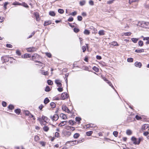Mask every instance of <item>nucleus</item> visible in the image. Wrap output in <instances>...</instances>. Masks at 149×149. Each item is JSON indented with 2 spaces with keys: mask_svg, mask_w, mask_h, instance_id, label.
<instances>
[{
  "mask_svg": "<svg viewBox=\"0 0 149 149\" xmlns=\"http://www.w3.org/2000/svg\"><path fill=\"white\" fill-rule=\"evenodd\" d=\"M137 25L141 27L144 28H149V23L148 22H146L144 21L139 22Z\"/></svg>",
  "mask_w": 149,
  "mask_h": 149,
  "instance_id": "nucleus-1",
  "label": "nucleus"
},
{
  "mask_svg": "<svg viewBox=\"0 0 149 149\" xmlns=\"http://www.w3.org/2000/svg\"><path fill=\"white\" fill-rule=\"evenodd\" d=\"M9 59H14V58L11 57H9L8 55H5L2 56L1 58L2 63H4L10 61Z\"/></svg>",
  "mask_w": 149,
  "mask_h": 149,
  "instance_id": "nucleus-2",
  "label": "nucleus"
},
{
  "mask_svg": "<svg viewBox=\"0 0 149 149\" xmlns=\"http://www.w3.org/2000/svg\"><path fill=\"white\" fill-rule=\"evenodd\" d=\"M61 100H64L65 99H67L69 97V96L66 92H65L62 93L61 94Z\"/></svg>",
  "mask_w": 149,
  "mask_h": 149,
  "instance_id": "nucleus-3",
  "label": "nucleus"
},
{
  "mask_svg": "<svg viewBox=\"0 0 149 149\" xmlns=\"http://www.w3.org/2000/svg\"><path fill=\"white\" fill-rule=\"evenodd\" d=\"M50 117L53 121H56L59 118V116L58 114H55L53 116H51Z\"/></svg>",
  "mask_w": 149,
  "mask_h": 149,
  "instance_id": "nucleus-4",
  "label": "nucleus"
},
{
  "mask_svg": "<svg viewBox=\"0 0 149 149\" xmlns=\"http://www.w3.org/2000/svg\"><path fill=\"white\" fill-rule=\"evenodd\" d=\"M131 141L133 142V144L135 145H139L138 143L137 138L133 136L131 138Z\"/></svg>",
  "mask_w": 149,
  "mask_h": 149,
  "instance_id": "nucleus-5",
  "label": "nucleus"
},
{
  "mask_svg": "<svg viewBox=\"0 0 149 149\" xmlns=\"http://www.w3.org/2000/svg\"><path fill=\"white\" fill-rule=\"evenodd\" d=\"M62 109L68 113H72V111H70L68 108L65 105L62 106Z\"/></svg>",
  "mask_w": 149,
  "mask_h": 149,
  "instance_id": "nucleus-6",
  "label": "nucleus"
},
{
  "mask_svg": "<svg viewBox=\"0 0 149 149\" xmlns=\"http://www.w3.org/2000/svg\"><path fill=\"white\" fill-rule=\"evenodd\" d=\"M62 134L64 136L69 137L71 135V133L69 131H66V130H63L62 132Z\"/></svg>",
  "mask_w": 149,
  "mask_h": 149,
  "instance_id": "nucleus-7",
  "label": "nucleus"
},
{
  "mask_svg": "<svg viewBox=\"0 0 149 149\" xmlns=\"http://www.w3.org/2000/svg\"><path fill=\"white\" fill-rule=\"evenodd\" d=\"M55 83L57 85V86L58 87L62 86L61 81L59 79H56L55 81Z\"/></svg>",
  "mask_w": 149,
  "mask_h": 149,
  "instance_id": "nucleus-8",
  "label": "nucleus"
},
{
  "mask_svg": "<svg viewBox=\"0 0 149 149\" xmlns=\"http://www.w3.org/2000/svg\"><path fill=\"white\" fill-rule=\"evenodd\" d=\"M31 57V54L28 53H25L23 55L21 56L22 58H30Z\"/></svg>",
  "mask_w": 149,
  "mask_h": 149,
  "instance_id": "nucleus-9",
  "label": "nucleus"
},
{
  "mask_svg": "<svg viewBox=\"0 0 149 149\" xmlns=\"http://www.w3.org/2000/svg\"><path fill=\"white\" fill-rule=\"evenodd\" d=\"M77 141L76 140L67 141V142H66L65 143V145L68 144V143L73 142V143H72V144L71 145H70V146L75 145L77 144Z\"/></svg>",
  "mask_w": 149,
  "mask_h": 149,
  "instance_id": "nucleus-10",
  "label": "nucleus"
},
{
  "mask_svg": "<svg viewBox=\"0 0 149 149\" xmlns=\"http://www.w3.org/2000/svg\"><path fill=\"white\" fill-rule=\"evenodd\" d=\"M68 122L67 120H65L61 121L58 125L59 127H62L66 125V124Z\"/></svg>",
  "mask_w": 149,
  "mask_h": 149,
  "instance_id": "nucleus-11",
  "label": "nucleus"
},
{
  "mask_svg": "<svg viewBox=\"0 0 149 149\" xmlns=\"http://www.w3.org/2000/svg\"><path fill=\"white\" fill-rule=\"evenodd\" d=\"M134 65L136 67L141 68L142 66V64L140 62L136 61L134 63Z\"/></svg>",
  "mask_w": 149,
  "mask_h": 149,
  "instance_id": "nucleus-12",
  "label": "nucleus"
},
{
  "mask_svg": "<svg viewBox=\"0 0 149 149\" xmlns=\"http://www.w3.org/2000/svg\"><path fill=\"white\" fill-rule=\"evenodd\" d=\"M39 56H40L37 54L35 53L33 54L31 56V60H32L34 61V59H36L39 57Z\"/></svg>",
  "mask_w": 149,
  "mask_h": 149,
  "instance_id": "nucleus-13",
  "label": "nucleus"
},
{
  "mask_svg": "<svg viewBox=\"0 0 149 149\" xmlns=\"http://www.w3.org/2000/svg\"><path fill=\"white\" fill-rule=\"evenodd\" d=\"M35 48L33 47H29L26 48V50L28 52H31L35 51Z\"/></svg>",
  "mask_w": 149,
  "mask_h": 149,
  "instance_id": "nucleus-14",
  "label": "nucleus"
},
{
  "mask_svg": "<svg viewBox=\"0 0 149 149\" xmlns=\"http://www.w3.org/2000/svg\"><path fill=\"white\" fill-rule=\"evenodd\" d=\"M106 31L103 30H100L98 32V34L100 36H102L104 35L105 34Z\"/></svg>",
  "mask_w": 149,
  "mask_h": 149,
  "instance_id": "nucleus-15",
  "label": "nucleus"
},
{
  "mask_svg": "<svg viewBox=\"0 0 149 149\" xmlns=\"http://www.w3.org/2000/svg\"><path fill=\"white\" fill-rule=\"evenodd\" d=\"M81 118L79 116L76 117L75 118V121L78 123V124H79L81 123Z\"/></svg>",
  "mask_w": 149,
  "mask_h": 149,
  "instance_id": "nucleus-16",
  "label": "nucleus"
},
{
  "mask_svg": "<svg viewBox=\"0 0 149 149\" xmlns=\"http://www.w3.org/2000/svg\"><path fill=\"white\" fill-rule=\"evenodd\" d=\"M60 116L62 118V119L63 120H66L68 118L66 115L63 113H61L60 115Z\"/></svg>",
  "mask_w": 149,
  "mask_h": 149,
  "instance_id": "nucleus-17",
  "label": "nucleus"
},
{
  "mask_svg": "<svg viewBox=\"0 0 149 149\" xmlns=\"http://www.w3.org/2000/svg\"><path fill=\"white\" fill-rule=\"evenodd\" d=\"M144 52V49H136L135 50L134 52H135L140 53Z\"/></svg>",
  "mask_w": 149,
  "mask_h": 149,
  "instance_id": "nucleus-18",
  "label": "nucleus"
},
{
  "mask_svg": "<svg viewBox=\"0 0 149 149\" xmlns=\"http://www.w3.org/2000/svg\"><path fill=\"white\" fill-rule=\"evenodd\" d=\"M143 40L144 41L146 40L145 43L146 45H147L149 44V37H145V38H143Z\"/></svg>",
  "mask_w": 149,
  "mask_h": 149,
  "instance_id": "nucleus-19",
  "label": "nucleus"
},
{
  "mask_svg": "<svg viewBox=\"0 0 149 149\" xmlns=\"http://www.w3.org/2000/svg\"><path fill=\"white\" fill-rule=\"evenodd\" d=\"M42 119L43 120L44 122L47 123V120L48 121H49V119L47 117L43 115H42Z\"/></svg>",
  "mask_w": 149,
  "mask_h": 149,
  "instance_id": "nucleus-20",
  "label": "nucleus"
},
{
  "mask_svg": "<svg viewBox=\"0 0 149 149\" xmlns=\"http://www.w3.org/2000/svg\"><path fill=\"white\" fill-rule=\"evenodd\" d=\"M148 127V124H145L143 125L141 127V129L142 130H144L147 129Z\"/></svg>",
  "mask_w": 149,
  "mask_h": 149,
  "instance_id": "nucleus-21",
  "label": "nucleus"
},
{
  "mask_svg": "<svg viewBox=\"0 0 149 149\" xmlns=\"http://www.w3.org/2000/svg\"><path fill=\"white\" fill-rule=\"evenodd\" d=\"M14 105L13 104H10L7 107L9 110H13L14 109Z\"/></svg>",
  "mask_w": 149,
  "mask_h": 149,
  "instance_id": "nucleus-22",
  "label": "nucleus"
},
{
  "mask_svg": "<svg viewBox=\"0 0 149 149\" xmlns=\"http://www.w3.org/2000/svg\"><path fill=\"white\" fill-rule=\"evenodd\" d=\"M14 112L17 114L19 115L21 112V110L20 109L17 108L15 110Z\"/></svg>",
  "mask_w": 149,
  "mask_h": 149,
  "instance_id": "nucleus-23",
  "label": "nucleus"
},
{
  "mask_svg": "<svg viewBox=\"0 0 149 149\" xmlns=\"http://www.w3.org/2000/svg\"><path fill=\"white\" fill-rule=\"evenodd\" d=\"M41 74L45 76L48 75V72L47 71H45L44 70H40Z\"/></svg>",
  "mask_w": 149,
  "mask_h": 149,
  "instance_id": "nucleus-24",
  "label": "nucleus"
},
{
  "mask_svg": "<svg viewBox=\"0 0 149 149\" xmlns=\"http://www.w3.org/2000/svg\"><path fill=\"white\" fill-rule=\"evenodd\" d=\"M52 22L50 20L45 21L43 24L44 26L48 25L51 24Z\"/></svg>",
  "mask_w": 149,
  "mask_h": 149,
  "instance_id": "nucleus-25",
  "label": "nucleus"
},
{
  "mask_svg": "<svg viewBox=\"0 0 149 149\" xmlns=\"http://www.w3.org/2000/svg\"><path fill=\"white\" fill-rule=\"evenodd\" d=\"M107 84H109V86H111V87L116 92V93L118 95V93L117 92L115 88L114 87L113 85L111 83V82L110 81H108V82H107Z\"/></svg>",
  "mask_w": 149,
  "mask_h": 149,
  "instance_id": "nucleus-26",
  "label": "nucleus"
},
{
  "mask_svg": "<svg viewBox=\"0 0 149 149\" xmlns=\"http://www.w3.org/2000/svg\"><path fill=\"white\" fill-rule=\"evenodd\" d=\"M34 15L36 18V21H39L40 19L39 18V15L38 13H34Z\"/></svg>",
  "mask_w": 149,
  "mask_h": 149,
  "instance_id": "nucleus-27",
  "label": "nucleus"
},
{
  "mask_svg": "<svg viewBox=\"0 0 149 149\" xmlns=\"http://www.w3.org/2000/svg\"><path fill=\"white\" fill-rule=\"evenodd\" d=\"M111 45L113 46H118L119 45L118 43L117 42L114 41L111 42Z\"/></svg>",
  "mask_w": 149,
  "mask_h": 149,
  "instance_id": "nucleus-28",
  "label": "nucleus"
},
{
  "mask_svg": "<svg viewBox=\"0 0 149 149\" xmlns=\"http://www.w3.org/2000/svg\"><path fill=\"white\" fill-rule=\"evenodd\" d=\"M43 130L44 131L47 132L49 130V127L46 125H45L43 127Z\"/></svg>",
  "mask_w": 149,
  "mask_h": 149,
  "instance_id": "nucleus-29",
  "label": "nucleus"
},
{
  "mask_svg": "<svg viewBox=\"0 0 149 149\" xmlns=\"http://www.w3.org/2000/svg\"><path fill=\"white\" fill-rule=\"evenodd\" d=\"M30 113V112L28 110H24L23 111V113H24L26 116H28L29 115Z\"/></svg>",
  "mask_w": 149,
  "mask_h": 149,
  "instance_id": "nucleus-30",
  "label": "nucleus"
},
{
  "mask_svg": "<svg viewBox=\"0 0 149 149\" xmlns=\"http://www.w3.org/2000/svg\"><path fill=\"white\" fill-rule=\"evenodd\" d=\"M139 38H131L132 41L134 43H136L138 40H139Z\"/></svg>",
  "mask_w": 149,
  "mask_h": 149,
  "instance_id": "nucleus-31",
  "label": "nucleus"
},
{
  "mask_svg": "<svg viewBox=\"0 0 149 149\" xmlns=\"http://www.w3.org/2000/svg\"><path fill=\"white\" fill-rule=\"evenodd\" d=\"M49 101L50 100L48 97H46L44 100V103L45 104H46L48 103Z\"/></svg>",
  "mask_w": 149,
  "mask_h": 149,
  "instance_id": "nucleus-32",
  "label": "nucleus"
},
{
  "mask_svg": "<svg viewBox=\"0 0 149 149\" xmlns=\"http://www.w3.org/2000/svg\"><path fill=\"white\" fill-rule=\"evenodd\" d=\"M79 136L80 134L79 133H76L74 134L73 137L75 139H77Z\"/></svg>",
  "mask_w": 149,
  "mask_h": 149,
  "instance_id": "nucleus-33",
  "label": "nucleus"
},
{
  "mask_svg": "<svg viewBox=\"0 0 149 149\" xmlns=\"http://www.w3.org/2000/svg\"><path fill=\"white\" fill-rule=\"evenodd\" d=\"M69 125H73L76 123L74 120H70L68 122Z\"/></svg>",
  "mask_w": 149,
  "mask_h": 149,
  "instance_id": "nucleus-34",
  "label": "nucleus"
},
{
  "mask_svg": "<svg viewBox=\"0 0 149 149\" xmlns=\"http://www.w3.org/2000/svg\"><path fill=\"white\" fill-rule=\"evenodd\" d=\"M19 5L23 6L24 7L26 8H28L29 7L27 5V4L26 3L24 2H22L21 3H19Z\"/></svg>",
  "mask_w": 149,
  "mask_h": 149,
  "instance_id": "nucleus-35",
  "label": "nucleus"
},
{
  "mask_svg": "<svg viewBox=\"0 0 149 149\" xmlns=\"http://www.w3.org/2000/svg\"><path fill=\"white\" fill-rule=\"evenodd\" d=\"M143 139L142 137H139L137 138L138 143V145H139L140 142L142 141L143 140Z\"/></svg>",
  "mask_w": 149,
  "mask_h": 149,
  "instance_id": "nucleus-36",
  "label": "nucleus"
},
{
  "mask_svg": "<svg viewBox=\"0 0 149 149\" xmlns=\"http://www.w3.org/2000/svg\"><path fill=\"white\" fill-rule=\"evenodd\" d=\"M47 83L49 85H52L53 84V81L49 79L47 80Z\"/></svg>",
  "mask_w": 149,
  "mask_h": 149,
  "instance_id": "nucleus-37",
  "label": "nucleus"
},
{
  "mask_svg": "<svg viewBox=\"0 0 149 149\" xmlns=\"http://www.w3.org/2000/svg\"><path fill=\"white\" fill-rule=\"evenodd\" d=\"M93 133L92 131H90L87 132H86V134L87 136H91Z\"/></svg>",
  "mask_w": 149,
  "mask_h": 149,
  "instance_id": "nucleus-38",
  "label": "nucleus"
},
{
  "mask_svg": "<svg viewBox=\"0 0 149 149\" xmlns=\"http://www.w3.org/2000/svg\"><path fill=\"white\" fill-rule=\"evenodd\" d=\"M51 89L50 88V87L48 86H47L45 87V91L46 92H48L51 90Z\"/></svg>",
  "mask_w": 149,
  "mask_h": 149,
  "instance_id": "nucleus-39",
  "label": "nucleus"
},
{
  "mask_svg": "<svg viewBox=\"0 0 149 149\" xmlns=\"http://www.w3.org/2000/svg\"><path fill=\"white\" fill-rule=\"evenodd\" d=\"M126 133L128 135H130L132 134V132L130 130L128 129L127 130Z\"/></svg>",
  "mask_w": 149,
  "mask_h": 149,
  "instance_id": "nucleus-40",
  "label": "nucleus"
},
{
  "mask_svg": "<svg viewBox=\"0 0 149 149\" xmlns=\"http://www.w3.org/2000/svg\"><path fill=\"white\" fill-rule=\"evenodd\" d=\"M84 34L86 35H88L90 33V31L89 30L87 29H85L84 32Z\"/></svg>",
  "mask_w": 149,
  "mask_h": 149,
  "instance_id": "nucleus-41",
  "label": "nucleus"
},
{
  "mask_svg": "<svg viewBox=\"0 0 149 149\" xmlns=\"http://www.w3.org/2000/svg\"><path fill=\"white\" fill-rule=\"evenodd\" d=\"M92 69L95 71L96 72H98L99 71V69L97 67H96V66H93V68H92Z\"/></svg>",
  "mask_w": 149,
  "mask_h": 149,
  "instance_id": "nucleus-42",
  "label": "nucleus"
},
{
  "mask_svg": "<svg viewBox=\"0 0 149 149\" xmlns=\"http://www.w3.org/2000/svg\"><path fill=\"white\" fill-rule=\"evenodd\" d=\"M67 26H68V25L69 26H70V27H71L72 28L74 27V28H75V27H76L75 26V25H76V24H70L69 23H68L67 24Z\"/></svg>",
  "mask_w": 149,
  "mask_h": 149,
  "instance_id": "nucleus-43",
  "label": "nucleus"
},
{
  "mask_svg": "<svg viewBox=\"0 0 149 149\" xmlns=\"http://www.w3.org/2000/svg\"><path fill=\"white\" fill-rule=\"evenodd\" d=\"M50 106H51V108L54 109L56 107V104L54 102H52L50 104Z\"/></svg>",
  "mask_w": 149,
  "mask_h": 149,
  "instance_id": "nucleus-44",
  "label": "nucleus"
},
{
  "mask_svg": "<svg viewBox=\"0 0 149 149\" xmlns=\"http://www.w3.org/2000/svg\"><path fill=\"white\" fill-rule=\"evenodd\" d=\"M45 55L49 58H51L52 57V55L50 52H47L45 53Z\"/></svg>",
  "mask_w": 149,
  "mask_h": 149,
  "instance_id": "nucleus-45",
  "label": "nucleus"
},
{
  "mask_svg": "<svg viewBox=\"0 0 149 149\" xmlns=\"http://www.w3.org/2000/svg\"><path fill=\"white\" fill-rule=\"evenodd\" d=\"M123 34L122 35H124L125 36H130L131 35L132 33L130 32H124L123 33Z\"/></svg>",
  "mask_w": 149,
  "mask_h": 149,
  "instance_id": "nucleus-46",
  "label": "nucleus"
},
{
  "mask_svg": "<svg viewBox=\"0 0 149 149\" xmlns=\"http://www.w3.org/2000/svg\"><path fill=\"white\" fill-rule=\"evenodd\" d=\"M138 44L139 46L140 47H142L143 45V42L141 40H140L139 41Z\"/></svg>",
  "mask_w": 149,
  "mask_h": 149,
  "instance_id": "nucleus-47",
  "label": "nucleus"
},
{
  "mask_svg": "<svg viewBox=\"0 0 149 149\" xmlns=\"http://www.w3.org/2000/svg\"><path fill=\"white\" fill-rule=\"evenodd\" d=\"M16 54L18 56H20L21 55V52L20 50L17 49L16 51Z\"/></svg>",
  "mask_w": 149,
  "mask_h": 149,
  "instance_id": "nucleus-48",
  "label": "nucleus"
},
{
  "mask_svg": "<svg viewBox=\"0 0 149 149\" xmlns=\"http://www.w3.org/2000/svg\"><path fill=\"white\" fill-rule=\"evenodd\" d=\"M127 60L128 62H132L133 61L134 59L132 57H130L127 58Z\"/></svg>",
  "mask_w": 149,
  "mask_h": 149,
  "instance_id": "nucleus-49",
  "label": "nucleus"
},
{
  "mask_svg": "<svg viewBox=\"0 0 149 149\" xmlns=\"http://www.w3.org/2000/svg\"><path fill=\"white\" fill-rule=\"evenodd\" d=\"M40 144L42 146L45 147L46 145V142L43 141H40L39 142Z\"/></svg>",
  "mask_w": 149,
  "mask_h": 149,
  "instance_id": "nucleus-50",
  "label": "nucleus"
},
{
  "mask_svg": "<svg viewBox=\"0 0 149 149\" xmlns=\"http://www.w3.org/2000/svg\"><path fill=\"white\" fill-rule=\"evenodd\" d=\"M49 15L52 16H54L55 15V13L54 11H50L49 13Z\"/></svg>",
  "mask_w": 149,
  "mask_h": 149,
  "instance_id": "nucleus-51",
  "label": "nucleus"
},
{
  "mask_svg": "<svg viewBox=\"0 0 149 149\" xmlns=\"http://www.w3.org/2000/svg\"><path fill=\"white\" fill-rule=\"evenodd\" d=\"M40 139L39 137L37 135H36L34 137V140L35 142H37Z\"/></svg>",
  "mask_w": 149,
  "mask_h": 149,
  "instance_id": "nucleus-52",
  "label": "nucleus"
},
{
  "mask_svg": "<svg viewBox=\"0 0 149 149\" xmlns=\"http://www.w3.org/2000/svg\"><path fill=\"white\" fill-rule=\"evenodd\" d=\"M135 117L137 120H141L142 119L141 116H139L137 115H136Z\"/></svg>",
  "mask_w": 149,
  "mask_h": 149,
  "instance_id": "nucleus-53",
  "label": "nucleus"
},
{
  "mask_svg": "<svg viewBox=\"0 0 149 149\" xmlns=\"http://www.w3.org/2000/svg\"><path fill=\"white\" fill-rule=\"evenodd\" d=\"M113 134L115 137H117L118 135V132L117 131L113 132Z\"/></svg>",
  "mask_w": 149,
  "mask_h": 149,
  "instance_id": "nucleus-54",
  "label": "nucleus"
},
{
  "mask_svg": "<svg viewBox=\"0 0 149 149\" xmlns=\"http://www.w3.org/2000/svg\"><path fill=\"white\" fill-rule=\"evenodd\" d=\"M86 1L85 0H82L80 1V5L81 6H83L85 4Z\"/></svg>",
  "mask_w": 149,
  "mask_h": 149,
  "instance_id": "nucleus-55",
  "label": "nucleus"
},
{
  "mask_svg": "<svg viewBox=\"0 0 149 149\" xmlns=\"http://www.w3.org/2000/svg\"><path fill=\"white\" fill-rule=\"evenodd\" d=\"M84 141V139L83 138L82 139H79L77 141V144H78L79 143H81L82 142H83Z\"/></svg>",
  "mask_w": 149,
  "mask_h": 149,
  "instance_id": "nucleus-56",
  "label": "nucleus"
},
{
  "mask_svg": "<svg viewBox=\"0 0 149 149\" xmlns=\"http://www.w3.org/2000/svg\"><path fill=\"white\" fill-rule=\"evenodd\" d=\"M71 126L66 125L65 126V129L67 130H71Z\"/></svg>",
  "mask_w": 149,
  "mask_h": 149,
  "instance_id": "nucleus-57",
  "label": "nucleus"
},
{
  "mask_svg": "<svg viewBox=\"0 0 149 149\" xmlns=\"http://www.w3.org/2000/svg\"><path fill=\"white\" fill-rule=\"evenodd\" d=\"M139 1V0H129V3L131 4L132 3L135 2H137Z\"/></svg>",
  "mask_w": 149,
  "mask_h": 149,
  "instance_id": "nucleus-58",
  "label": "nucleus"
},
{
  "mask_svg": "<svg viewBox=\"0 0 149 149\" xmlns=\"http://www.w3.org/2000/svg\"><path fill=\"white\" fill-rule=\"evenodd\" d=\"M57 90L59 92H62L63 91V87H58V88H57Z\"/></svg>",
  "mask_w": 149,
  "mask_h": 149,
  "instance_id": "nucleus-59",
  "label": "nucleus"
},
{
  "mask_svg": "<svg viewBox=\"0 0 149 149\" xmlns=\"http://www.w3.org/2000/svg\"><path fill=\"white\" fill-rule=\"evenodd\" d=\"M2 105L3 107H5L7 106V103L4 101H3L2 102Z\"/></svg>",
  "mask_w": 149,
  "mask_h": 149,
  "instance_id": "nucleus-60",
  "label": "nucleus"
},
{
  "mask_svg": "<svg viewBox=\"0 0 149 149\" xmlns=\"http://www.w3.org/2000/svg\"><path fill=\"white\" fill-rule=\"evenodd\" d=\"M100 63L102 65V66H107L106 63L104 62L101 61Z\"/></svg>",
  "mask_w": 149,
  "mask_h": 149,
  "instance_id": "nucleus-61",
  "label": "nucleus"
},
{
  "mask_svg": "<svg viewBox=\"0 0 149 149\" xmlns=\"http://www.w3.org/2000/svg\"><path fill=\"white\" fill-rule=\"evenodd\" d=\"M102 78L104 81L106 82L107 83V82H108V81H109V80L107 79L105 77L102 76Z\"/></svg>",
  "mask_w": 149,
  "mask_h": 149,
  "instance_id": "nucleus-62",
  "label": "nucleus"
},
{
  "mask_svg": "<svg viewBox=\"0 0 149 149\" xmlns=\"http://www.w3.org/2000/svg\"><path fill=\"white\" fill-rule=\"evenodd\" d=\"M6 46L7 47L9 48H12L13 47V46L12 45L9 44H6Z\"/></svg>",
  "mask_w": 149,
  "mask_h": 149,
  "instance_id": "nucleus-63",
  "label": "nucleus"
},
{
  "mask_svg": "<svg viewBox=\"0 0 149 149\" xmlns=\"http://www.w3.org/2000/svg\"><path fill=\"white\" fill-rule=\"evenodd\" d=\"M73 31L75 33H77L79 31V29H73Z\"/></svg>",
  "mask_w": 149,
  "mask_h": 149,
  "instance_id": "nucleus-64",
  "label": "nucleus"
}]
</instances>
